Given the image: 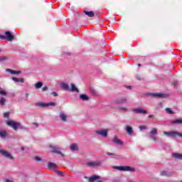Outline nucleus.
<instances>
[{
	"label": "nucleus",
	"instance_id": "nucleus-1",
	"mask_svg": "<svg viewBox=\"0 0 182 182\" xmlns=\"http://www.w3.org/2000/svg\"><path fill=\"white\" fill-rule=\"evenodd\" d=\"M113 168L115 170H119V171H131V173H134L136 171V169L132 166H113Z\"/></svg>",
	"mask_w": 182,
	"mask_h": 182
},
{
	"label": "nucleus",
	"instance_id": "nucleus-2",
	"mask_svg": "<svg viewBox=\"0 0 182 182\" xmlns=\"http://www.w3.org/2000/svg\"><path fill=\"white\" fill-rule=\"evenodd\" d=\"M14 35L11 31H6L5 35H0V39H3L4 41H9V42H12L14 41Z\"/></svg>",
	"mask_w": 182,
	"mask_h": 182
},
{
	"label": "nucleus",
	"instance_id": "nucleus-3",
	"mask_svg": "<svg viewBox=\"0 0 182 182\" xmlns=\"http://www.w3.org/2000/svg\"><path fill=\"white\" fill-rule=\"evenodd\" d=\"M102 164H103V161H90L86 164L87 167H102Z\"/></svg>",
	"mask_w": 182,
	"mask_h": 182
},
{
	"label": "nucleus",
	"instance_id": "nucleus-4",
	"mask_svg": "<svg viewBox=\"0 0 182 182\" xmlns=\"http://www.w3.org/2000/svg\"><path fill=\"white\" fill-rule=\"evenodd\" d=\"M6 123L7 126H10V127H12V129H14V130H18V127L21 126V123L16 122L12 120L6 121Z\"/></svg>",
	"mask_w": 182,
	"mask_h": 182
},
{
	"label": "nucleus",
	"instance_id": "nucleus-5",
	"mask_svg": "<svg viewBox=\"0 0 182 182\" xmlns=\"http://www.w3.org/2000/svg\"><path fill=\"white\" fill-rule=\"evenodd\" d=\"M49 147H50V149H51V153H55L56 154H60V156H62L63 157H65V154H63L60 151V147H59L58 146H53V145H50Z\"/></svg>",
	"mask_w": 182,
	"mask_h": 182
},
{
	"label": "nucleus",
	"instance_id": "nucleus-6",
	"mask_svg": "<svg viewBox=\"0 0 182 182\" xmlns=\"http://www.w3.org/2000/svg\"><path fill=\"white\" fill-rule=\"evenodd\" d=\"M164 134H165V136H168V137H176V136H178L179 137H181V139H182V134L177 132H164Z\"/></svg>",
	"mask_w": 182,
	"mask_h": 182
},
{
	"label": "nucleus",
	"instance_id": "nucleus-7",
	"mask_svg": "<svg viewBox=\"0 0 182 182\" xmlns=\"http://www.w3.org/2000/svg\"><path fill=\"white\" fill-rule=\"evenodd\" d=\"M157 128H153L151 131L150 132L149 137L150 139H152L154 141H159V138H157Z\"/></svg>",
	"mask_w": 182,
	"mask_h": 182
},
{
	"label": "nucleus",
	"instance_id": "nucleus-8",
	"mask_svg": "<svg viewBox=\"0 0 182 182\" xmlns=\"http://www.w3.org/2000/svg\"><path fill=\"white\" fill-rule=\"evenodd\" d=\"M152 96L159 99H166V97H168V95L164 93H154Z\"/></svg>",
	"mask_w": 182,
	"mask_h": 182
},
{
	"label": "nucleus",
	"instance_id": "nucleus-9",
	"mask_svg": "<svg viewBox=\"0 0 182 182\" xmlns=\"http://www.w3.org/2000/svg\"><path fill=\"white\" fill-rule=\"evenodd\" d=\"M107 132H109L108 129H100L96 131V134H100V136H102V137H107Z\"/></svg>",
	"mask_w": 182,
	"mask_h": 182
},
{
	"label": "nucleus",
	"instance_id": "nucleus-10",
	"mask_svg": "<svg viewBox=\"0 0 182 182\" xmlns=\"http://www.w3.org/2000/svg\"><path fill=\"white\" fill-rule=\"evenodd\" d=\"M1 154L4 156V157H7V159H10L11 160H14V156L11 155L8 151H4V150H0Z\"/></svg>",
	"mask_w": 182,
	"mask_h": 182
},
{
	"label": "nucleus",
	"instance_id": "nucleus-11",
	"mask_svg": "<svg viewBox=\"0 0 182 182\" xmlns=\"http://www.w3.org/2000/svg\"><path fill=\"white\" fill-rule=\"evenodd\" d=\"M48 168H50V170H53V171L55 172L58 170V168H59V167L58 166V165H56V164L53 162H49Z\"/></svg>",
	"mask_w": 182,
	"mask_h": 182
},
{
	"label": "nucleus",
	"instance_id": "nucleus-12",
	"mask_svg": "<svg viewBox=\"0 0 182 182\" xmlns=\"http://www.w3.org/2000/svg\"><path fill=\"white\" fill-rule=\"evenodd\" d=\"M59 117L61 122H68V115L65 112H60Z\"/></svg>",
	"mask_w": 182,
	"mask_h": 182
},
{
	"label": "nucleus",
	"instance_id": "nucleus-13",
	"mask_svg": "<svg viewBox=\"0 0 182 182\" xmlns=\"http://www.w3.org/2000/svg\"><path fill=\"white\" fill-rule=\"evenodd\" d=\"M125 130L127 134H129V136H132V134H133L134 133L133 127H132L131 126L127 125L125 127Z\"/></svg>",
	"mask_w": 182,
	"mask_h": 182
},
{
	"label": "nucleus",
	"instance_id": "nucleus-14",
	"mask_svg": "<svg viewBox=\"0 0 182 182\" xmlns=\"http://www.w3.org/2000/svg\"><path fill=\"white\" fill-rule=\"evenodd\" d=\"M134 113H137V114H146L147 113V111L143 109H140V108H135L132 110Z\"/></svg>",
	"mask_w": 182,
	"mask_h": 182
},
{
	"label": "nucleus",
	"instance_id": "nucleus-15",
	"mask_svg": "<svg viewBox=\"0 0 182 182\" xmlns=\"http://www.w3.org/2000/svg\"><path fill=\"white\" fill-rule=\"evenodd\" d=\"M70 149L72 151H77V150H79V146H77V144H72Z\"/></svg>",
	"mask_w": 182,
	"mask_h": 182
},
{
	"label": "nucleus",
	"instance_id": "nucleus-16",
	"mask_svg": "<svg viewBox=\"0 0 182 182\" xmlns=\"http://www.w3.org/2000/svg\"><path fill=\"white\" fill-rule=\"evenodd\" d=\"M8 136V132L6 130L0 129V137L5 139Z\"/></svg>",
	"mask_w": 182,
	"mask_h": 182
},
{
	"label": "nucleus",
	"instance_id": "nucleus-17",
	"mask_svg": "<svg viewBox=\"0 0 182 182\" xmlns=\"http://www.w3.org/2000/svg\"><path fill=\"white\" fill-rule=\"evenodd\" d=\"M100 177L97 175H93L89 178V182H95L96 180H99Z\"/></svg>",
	"mask_w": 182,
	"mask_h": 182
},
{
	"label": "nucleus",
	"instance_id": "nucleus-18",
	"mask_svg": "<svg viewBox=\"0 0 182 182\" xmlns=\"http://www.w3.org/2000/svg\"><path fill=\"white\" fill-rule=\"evenodd\" d=\"M69 92H77L78 93L79 90L76 87L75 84H71V88H70Z\"/></svg>",
	"mask_w": 182,
	"mask_h": 182
},
{
	"label": "nucleus",
	"instance_id": "nucleus-19",
	"mask_svg": "<svg viewBox=\"0 0 182 182\" xmlns=\"http://www.w3.org/2000/svg\"><path fill=\"white\" fill-rule=\"evenodd\" d=\"M12 80H14V82H21V83H23L25 82V80H23V78H16L15 77H12Z\"/></svg>",
	"mask_w": 182,
	"mask_h": 182
},
{
	"label": "nucleus",
	"instance_id": "nucleus-20",
	"mask_svg": "<svg viewBox=\"0 0 182 182\" xmlns=\"http://www.w3.org/2000/svg\"><path fill=\"white\" fill-rule=\"evenodd\" d=\"M127 101V100L126 99V97H122L117 100L115 101V103H126Z\"/></svg>",
	"mask_w": 182,
	"mask_h": 182
},
{
	"label": "nucleus",
	"instance_id": "nucleus-21",
	"mask_svg": "<svg viewBox=\"0 0 182 182\" xmlns=\"http://www.w3.org/2000/svg\"><path fill=\"white\" fill-rule=\"evenodd\" d=\"M113 142L116 143L117 144H119V146H122V144H123V141H122L116 136L113 139Z\"/></svg>",
	"mask_w": 182,
	"mask_h": 182
},
{
	"label": "nucleus",
	"instance_id": "nucleus-22",
	"mask_svg": "<svg viewBox=\"0 0 182 182\" xmlns=\"http://www.w3.org/2000/svg\"><path fill=\"white\" fill-rule=\"evenodd\" d=\"M84 14L87 15V16H89V18H93L95 16V13L93 11H84Z\"/></svg>",
	"mask_w": 182,
	"mask_h": 182
},
{
	"label": "nucleus",
	"instance_id": "nucleus-23",
	"mask_svg": "<svg viewBox=\"0 0 182 182\" xmlns=\"http://www.w3.org/2000/svg\"><path fill=\"white\" fill-rule=\"evenodd\" d=\"M36 106H38V107H47V103L40 102H37Z\"/></svg>",
	"mask_w": 182,
	"mask_h": 182
},
{
	"label": "nucleus",
	"instance_id": "nucleus-24",
	"mask_svg": "<svg viewBox=\"0 0 182 182\" xmlns=\"http://www.w3.org/2000/svg\"><path fill=\"white\" fill-rule=\"evenodd\" d=\"M61 87H63V89H64V90H70V87H69V85H68L67 83H62Z\"/></svg>",
	"mask_w": 182,
	"mask_h": 182
},
{
	"label": "nucleus",
	"instance_id": "nucleus-25",
	"mask_svg": "<svg viewBox=\"0 0 182 182\" xmlns=\"http://www.w3.org/2000/svg\"><path fill=\"white\" fill-rule=\"evenodd\" d=\"M172 157H174L175 159H178V160H182L181 154H173Z\"/></svg>",
	"mask_w": 182,
	"mask_h": 182
},
{
	"label": "nucleus",
	"instance_id": "nucleus-26",
	"mask_svg": "<svg viewBox=\"0 0 182 182\" xmlns=\"http://www.w3.org/2000/svg\"><path fill=\"white\" fill-rule=\"evenodd\" d=\"M80 99H81V100L86 101L89 99V97L85 94H82L80 95Z\"/></svg>",
	"mask_w": 182,
	"mask_h": 182
},
{
	"label": "nucleus",
	"instance_id": "nucleus-27",
	"mask_svg": "<svg viewBox=\"0 0 182 182\" xmlns=\"http://www.w3.org/2000/svg\"><path fill=\"white\" fill-rule=\"evenodd\" d=\"M173 124H182V119H175L172 122Z\"/></svg>",
	"mask_w": 182,
	"mask_h": 182
},
{
	"label": "nucleus",
	"instance_id": "nucleus-28",
	"mask_svg": "<svg viewBox=\"0 0 182 182\" xmlns=\"http://www.w3.org/2000/svg\"><path fill=\"white\" fill-rule=\"evenodd\" d=\"M161 176H167L168 177H170V176H173V173H170L169 174L167 173V171H164L161 173Z\"/></svg>",
	"mask_w": 182,
	"mask_h": 182
},
{
	"label": "nucleus",
	"instance_id": "nucleus-29",
	"mask_svg": "<svg viewBox=\"0 0 182 182\" xmlns=\"http://www.w3.org/2000/svg\"><path fill=\"white\" fill-rule=\"evenodd\" d=\"M6 99H5V97H1L0 99V105H1V106H4V105H5V103H6Z\"/></svg>",
	"mask_w": 182,
	"mask_h": 182
},
{
	"label": "nucleus",
	"instance_id": "nucleus-30",
	"mask_svg": "<svg viewBox=\"0 0 182 182\" xmlns=\"http://www.w3.org/2000/svg\"><path fill=\"white\" fill-rule=\"evenodd\" d=\"M166 112L168 113V114H174V112L171 108H166Z\"/></svg>",
	"mask_w": 182,
	"mask_h": 182
},
{
	"label": "nucleus",
	"instance_id": "nucleus-31",
	"mask_svg": "<svg viewBox=\"0 0 182 182\" xmlns=\"http://www.w3.org/2000/svg\"><path fill=\"white\" fill-rule=\"evenodd\" d=\"M36 89H41V87H42L43 86V84L42 82H37L36 85H35Z\"/></svg>",
	"mask_w": 182,
	"mask_h": 182
},
{
	"label": "nucleus",
	"instance_id": "nucleus-32",
	"mask_svg": "<svg viewBox=\"0 0 182 182\" xmlns=\"http://www.w3.org/2000/svg\"><path fill=\"white\" fill-rule=\"evenodd\" d=\"M21 71H16V70H12L11 71V75H21Z\"/></svg>",
	"mask_w": 182,
	"mask_h": 182
},
{
	"label": "nucleus",
	"instance_id": "nucleus-33",
	"mask_svg": "<svg viewBox=\"0 0 182 182\" xmlns=\"http://www.w3.org/2000/svg\"><path fill=\"white\" fill-rule=\"evenodd\" d=\"M55 173H56L57 174H58V176H61V177H63V176H65V173H63V172L62 171H55Z\"/></svg>",
	"mask_w": 182,
	"mask_h": 182
},
{
	"label": "nucleus",
	"instance_id": "nucleus-34",
	"mask_svg": "<svg viewBox=\"0 0 182 182\" xmlns=\"http://www.w3.org/2000/svg\"><path fill=\"white\" fill-rule=\"evenodd\" d=\"M90 90L92 95H97V92H96V90H95L94 88H90Z\"/></svg>",
	"mask_w": 182,
	"mask_h": 182
},
{
	"label": "nucleus",
	"instance_id": "nucleus-35",
	"mask_svg": "<svg viewBox=\"0 0 182 182\" xmlns=\"http://www.w3.org/2000/svg\"><path fill=\"white\" fill-rule=\"evenodd\" d=\"M49 106H56V103L55 102H50V103H47V107Z\"/></svg>",
	"mask_w": 182,
	"mask_h": 182
},
{
	"label": "nucleus",
	"instance_id": "nucleus-36",
	"mask_svg": "<svg viewBox=\"0 0 182 182\" xmlns=\"http://www.w3.org/2000/svg\"><path fill=\"white\" fill-rule=\"evenodd\" d=\"M4 60H6V57L5 56L0 57V62H4Z\"/></svg>",
	"mask_w": 182,
	"mask_h": 182
},
{
	"label": "nucleus",
	"instance_id": "nucleus-37",
	"mask_svg": "<svg viewBox=\"0 0 182 182\" xmlns=\"http://www.w3.org/2000/svg\"><path fill=\"white\" fill-rule=\"evenodd\" d=\"M0 95H1V96H6V92L0 90Z\"/></svg>",
	"mask_w": 182,
	"mask_h": 182
},
{
	"label": "nucleus",
	"instance_id": "nucleus-38",
	"mask_svg": "<svg viewBox=\"0 0 182 182\" xmlns=\"http://www.w3.org/2000/svg\"><path fill=\"white\" fill-rule=\"evenodd\" d=\"M140 130H145L146 129H147V127H146V125H142L139 127Z\"/></svg>",
	"mask_w": 182,
	"mask_h": 182
},
{
	"label": "nucleus",
	"instance_id": "nucleus-39",
	"mask_svg": "<svg viewBox=\"0 0 182 182\" xmlns=\"http://www.w3.org/2000/svg\"><path fill=\"white\" fill-rule=\"evenodd\" d=\"M4 117H9V112H5L4 114Z\"/></svg>",
	"mask_w": 182,
	"mask_h": 182
},
{
	"label": "nucleus",
	"instance_id": "nucleus-40",
	"mask_svg": "<svg viewBox=\"0 0 182 182\" xmlns=\"http://www.w3.org/2000/svg\"><path fill=\"white\" fill-rule=\"evenodd\" d=\"M107 156H116L114 153L107 152Z\"/></svg>",
	"mask_w": 182,
	"mask_h": 182
},
{
	"label": "nucleus",
	"instance_id": "nucleus-41",
	"mask_svg": "<svg viewBox=\"0 0 182 182\" xmlns=\"http://www.w3.org/2000/svg\"><path fill=\"white\" fill-rule=\"evenodd\" d=\"M35 160H36V161H41V158L38 157V156H36Z\"/></svg>",
	"mask_w": 182,
	"mask_h": 182
},
{
	"label": "nucleus",
	"instance_id": "nucleus-42",
	"mask_svg": "<svg viewBox=\"0 0 182 182\" xmlns=\"http://www.w3.org/2000/svg\"><path fill=\"white\" fill-rule=\"evenodd\" d=\"M136 79H137V80H141V77H140V75H136Z\"/></svg>",
	"mask_w": 182,
	"mask_h": 182
},
{
	"label": "nucleus",
	"instance_id": "nucleus-43",
	"mask_svg": "<svg viewBox=\"0 0 182 182\" xmlns=\"http://www.w3.org/2000/svg\"><path fill=\"white\" fill-rule=\"evenodd\" d=\"M12 70H11V69H9V68H7V69L6 70V72H9V73H12Z\"/></svg>",
	"mask_w": 182,
	"mask_h": 182
},
{
	"label": "nucleus",
	"instance_id": "nucleus-44",
	"mask_svg": "<svg viewBox=\"0 0 182 182\" xmlns=\"http://www.w3.org/2000/svg\"><path fill=\"white\" fill-rule=\"evenodd\" d=\"M46 90H48V87H43V91L46 92Z\"/></svg>",
	"mask_w": 182,
	"mask_h": 182
},
{
	"label": "nucleus",
	"instance_id": "nucleus-45",
	"mask_svg": "<svg viewBox=\"0 0 182 182\" xmlns=\"http://www.w3.org/2000/svg\"><path fill=\"white\" fill-rule=\"evenodd\" d=\"M33 124L36 126V127H39V124L36 122H33Z\"/></svg>",
	"mask_w": 182,
	"mask_h": 182
},
{
	"label": "nucleus",
	"instance_id": "nucleus-46",
	"mask_svg": "<svg viewBox=\"0 0 182 182\" xmlns=\"http://www.w3.org/2000/svg\"><path fill=\"white\" fill-rule=\"evenodd\" d=\"M53 96H55V97L58 96V93H56L55 92H53Z\"/></svg>",
	"mask_w": 182,
	"mask_h": 182
},
{
	"label": "nucleus",
	"instance_id": "nucleus-47",
	"mask_svg": "<svg viewBox=\"0 0 182 182\" xmlns=\"http://www.w3.org/2000/svg\"><path fill=\"white\" fill-rule=\"evenodd\" d=\"M25 97H29V93H26V95H25Z\"/></svg>",
	"mask_w": 182,
	"mask_h": 182
},
{
	"label": "nucleus",
	"instance_id": "nucleus-48",
	"mask_svg": "<svg viewBox=\"0 0 182 182\" xmlns=\"http://www.w3.org/2000/svg\"><path fill=\"white\" fill-rule=\"evenodd\" d=\"M25 150V147L22 146L21 147V151H23Z\"/></svg>",
	"mask_w": 182,
	"mask_h": 182
},
{
	"label": "nucleus",
	"instance_id": "nucleus-49",
	"mask_svg": "<svg viewBox=\"0 0 182 182\" xmlns=\"http://www.w3.org/2000/svg\"><path fill=\"white\" fill-rule=\"evenodd\" d=\"M154 117V115H149V119L151 117Z\"/></svg>",
	"mask_w": 182,
	"mask_h": 182
},
{
	"label": "nucleus",
	"instance_id": "nucleus-50",
	"mask_svg": "<svg viewBox=\"0 0 182 182\" xmlns=\"http://www.w3.org/2000/svg\"><path fill=\"white\" fill-rule=\"evenodd\" d=\"M6 182H12L11 180H9V179H7L6 181Z\"/></svg>",
	"mask_w": 182,
	"mask_h": 182
},
{
	"label": "nucleus",
	"instance_id": "nucleus-51",
	"mask_svg": "<svg viewBox=\"0 0 182 182\" xmlns=\"http://www.w3.org/2000/svg\"><path fill=\"white\" fill-rule=\"evenodd\" d=\"M127 87V89H132V87L131 86H128V87Z\"/></svg>",
	"mask_w": 182,
	"mask_h": 182
},
{
	"label": "nucleus",
	"instance_id": "nucleus-52",
	"mask_svg": "<svg viewBox=\"0 0 182 182\" xmlns=\"http://www.w3.org/2000/svg\"><path fill=\"white\" fill-rule=\"evenodd\" d=\"M138 66H139V67L141 66V64H138Z\"/></svg>",
	"mask_w": 182,
	"mask_h": 182
},
{
	"label": "nucleus",
	"instance_id": "nucleus-53",
	"mask_svg": "<svg viewBox=\"0 0 182 182\" xmlns=\"http://www.w3.org/2000/svg\"><path fill=\"white\" fill-rule=\"evenodd\" d=\"M122 110H126V108H122Z\"/></svg>",
	"mask_w": 182,
	"mask_h": 182
},
{
	"label": "nucleus",
	"instance_id": "nucleus-54",
	"mask_svg": "<svg viewBox=\"0 0 182 182\" xmlns=\"http://www.w3.org/2000/svg\"><path fill=\"white\" fill-rule=\"evenodd\" d=\"M177 85V82L175 83V86Z\"/></svg>",
	"mask_w": 182,
	"mask_h": 182
},
{
	"label": "nucleus",
	"instance_id": "nucleus-55",
	"mask_svg": "<svg viewBox=\"0 0 182 182\" xmlns=\"http://www.w3.org/2000/svg\"><path fill=\"white\" fill-rule=\"evenodd\" d=\"M98 182H102L101 181H98Z\"/></svg>",
	"mask_w": 182,
	"mask_h": 182
},
{
	"label": "nucleus",
	"instance_id": "nucleus-56",
	"mask_svg": "<svg viewBox=\"0 0 182 182\" xmlns=\"http://www.w3.org/2000/svg\"><path fill=\"white\" fill-rule=\"evenodd\" d=\"M98 182H102L101 181H98Z\"/></svg>",
	"mask_w": 182,
	"mask_h": 182
},
{
	"label": "nucleus",
	"instance_id": "nucleus-57",
	"mask_svg": "<svg viewBox=\"0 0 182 182\" xmlns=\"http://www.w3.org/2000/svg\"><path fill=\"white\" fill-rule=\"evenodd\" d=\"M68 55H70V53H68Z\"/></svg>",
	"mask_w": 182,
	"mask_h": 182
},
{
	"label": "nucleus",
	"instance_id": "nucleus-58",
	"mask_svg": "<svg viewBox=\"0 0 182 182\" xmlns=\"http://www.w3.org/2000/svg\"><path fill=\"white\" fill-rule=\"evenodd\" d=\"M180 182H182V181H181Z\"/></svg>",
	"mask_w": 182,
	"mask_h": 182
},
{
	"label": "nucleus",
	"instance_id": "nucleus-59",
	"mask_svg": "<svg viewBox=\"0 0 182 182\" xmlns=\"http://www.w3.org/2000/svg\"><path fill=\"white\" fill-rule=\"evenodd\" d=\"M0 52H1V50H0Z\"/></svg>",
	"mask_w": 182,
	"mask_h": 182
}]
</instances>
